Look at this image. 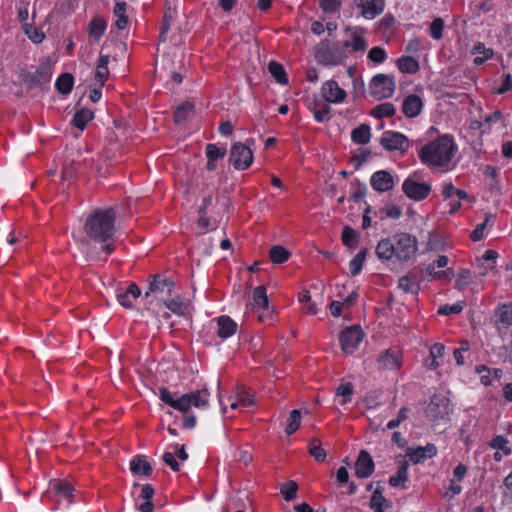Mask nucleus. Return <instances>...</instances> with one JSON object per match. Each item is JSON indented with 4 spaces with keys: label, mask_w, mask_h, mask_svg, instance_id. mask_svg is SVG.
<instances>
[{
    "label": "nucleus",
    "mask_w": 512,
    "mask_h": 512,
    "mask_svg": "<svg viewBox=\"0 0 512 512\" xmlns=\"http://www.w3.org/2000/svg\"><path fill=\"white\" fill-rule=\"evenodd\" d=\"M496 325L500 333L502 329L512 325V302L502 304L496 311Z\"/></svg>",
    "instance_id": "nucleus-23"
},
{
    "label": "nucleus",
    "mask_w": 512,
    "mask_h": 512,
    "mask_svg": "<svg viewBox=\"0 0 512 512\" xmlns=\"http://www.w3.org/2000/svg\"><path fill=\"white\" fill-rule=\"evenodd\" d=\"M301 423V412L299 410H292L290 412L288 424L285 428V432L287 435H292L295 433L300 427Z\"/></svg>",
    "instance_id": "nucleus-46"
},
{
    "label": "nucleus",
    "mask_w": 512,
    "mask_h": 512,
    "mask_svg": "<svg viewBox=\"0 0 512 512\" xmlns=\"http://www.w3.org/2000/svg\"><path fill=\"white\" fill-rule=\"evenodd\" d=\"M299 302L304 304V311L307 314L315 315L317 313L316 305L311 301L310 294L307 290L299 293Z\"/></svg>",
    "instance_id": "nucleus-51"
},
{
    "label": "nucleus",
    "mask_w": 512,
    "mask_h": 512,
    "mask_svg": "<svg viewBox=\"0 0 512 512\" xmlns=\"http://www.w3.org/2000/svg\"><path fill=\"white\" fill-rule=\"evenodd\" d=\"M115 211L113 208L96 209L87 217L84 225L86 234L97 242H106L115 232Z\"/></svg>",
    "instance_id": "nucleus-2"
},
{
    "label": "nucleus",
    "mask_w": 512,
    "mask_h": 512,
    "mask_svg": "<svg viewBox=\"0 0 512 512\" xmlns=\"http://www.w3.org/2000/svg\"><path fill=\"white\" fill-rule=\"evenodd\" d=\"M395 90L394 78L386 74L375 75L369 84V91L372 97L382 100L392 96Z\"/></svg>",
    "instance_id": "nucleus-7"
},
{
    "label": "nucleus",
    "mask_w": 512,
    "mask_h": 512,
    "mask_svg": "<svg viewBox=\"0 0 512 512\" xmlns=\"http://www.w3.org/2000/svg\"><path fill=\"white\" fill-rule=\"evenodd\" d=\"M340 0H320V7L326 13H334L340 8Z\"/></svg>",
    "instance_id": "nucleus-59"
},
{
    "label": "nucleus",
    "mask_w": 512,
    "mask_h": 512,
    "mask_svg": "<svg viewBox=\"0 0 512 512\" xmlns=\"http://www.w3.org/2000/svg\"><path fill=\"white\" fill-rule=\"evenodd\" d=\"M93 119V112L88 109H81L76 112L73 117L72 123L75 127L83 130L88 122Z\"/></svg>",
    "instance_id": "nucleus-40"
},
{
    "label": "nucleus",
    "mask_w": 512,
    "mask_h": 512,
    "mask_svg": "<svg viewBox=\"0 0 512 512\" xmlns=\"http://www.w3.org/2000/svg\"><path fill=\"white\" fill-rule=\"evenodd\" d=\"M229 161L235 169L245 170L252 164L253 153L243 143H236L231 147Z\"/></svg>",
    "instance_id": "nucleus-9"
},
{
    "label": "nucleus",
    "mask_w": 512,
    "mask_h": 512,
    "mask_svg": "<svg viewBox=\"0 0 512 512\" xmlns=\"http://www.w3.org/2000/svg\"><path fill=\"white\" fill-rule=\"evenodd\" d=\"M370 156V152L367 150H362L359 154L354 155L351 158L352 164L358 169Z\"/></svg>",
    "instance_id": "nucleus-62"
},
{
    "label": "nucleus",
    "mask_w": 512,
    "mask_h": 512,
    "mask_svg": "<svg viewBox=\"0 0 512 512\" xmlns=\"http://www.w3.org/2000/svg\"><path fill=\"white\" fill-rule=\"evenodd\" d=\"M110 56L109 55H100L96 72H95V81L98 83L99 87H102L105 83V81L108 79L109 76V69H108V63H109Z\"/></svg>",
    "instance_id": "nucleus-27"
},
{
    "label": "nucleus",
    "mask_w": 512,
    "mask_h": 512,
    "mask_svg": "<svg viewBox=\"0 0 512 512\" xmlns=\"http://www.w3.org/2000/svg\"><path fill=\"white\" fill-rule=\"evenodd\" d=\"M351 138L353 142L365 145L370 141L371 138V129L368 124H361L357 128L353 129L351 132Z\"/></svg>",
    "instance_id": "nucleus-31"
},
{
    "label": "nucleus",
    "mask_w": 512,
    "mask_h": 512,
    "mask_svg": "<svg viewBox=\"0 0 512 512\" xmlns=\"http://www.w3.org/2000/svg\"><path fill=\"white\" fill-rule=\"evenodd\" d=\"M437 452L435 445L427 444L424 447L409 448L406 453V457L409 458L413 463H419L424 461L426 458H431Z\"/></svg>",
    "instance_id": "nucleus-21"
},
{
    "label": "nucleus",
    "mask_w": 512,
    "mask_h": 512,
    "mask_svg": "<svg viewBox=\"0 0 512 512\" xmlns=\"http://www.w3.org/2000/svg\"><path fill=\"white\" fill-rule=\"evenodd\" d=\"M336 394L338 396L343 397V404L347 403L348 401H350L351 396L353 394V385L350 382L339 385V387L336 390Z\"/></svg>",
    "instance_id": "nucleus-58"
},
{
    "label": "nucleus",
    "mask_w": 512,
    "mask_h": 512,
    "mask_svg": "<svg viewBox=\"0 0 512 512\" xmlns=\"http://www.w3.org/2000/svg\"><path fill=\"white\" fill-rule=\"evenodd\" d=\"M73 87V76L69 73H64L59 76L56 81L57 90L64 95H67L71 92Z\"/></svg>",
    "instance_id": "nucleus-42"
},
{
    "label": "nucleus",
    "mask_w": 512,
    "mask_h": 512,
    "mask_svg": "<svg viewBox=\"0 0 512 512\" xmlns=\"http://www.w3.org/2000/svg\"><path fill=\"white\" fill-rule=\"evenodd\" d=\"M163 302L171 312L177 315L184 316L188 312V305H186L180 297L170 300L167 298L166 301Z\"/></svg>",
    "instance_id": "nucleus-39"
},
{
    "label": "nucleus",
    "mask_w": 512,
    "mask_h": 512,
    "mask_svg": "<svg viewBox=\"0 0 512 512\" xmlns=\"http://www.w3.org/2000/svg\"><path fill=\"white\" fill-rule=\"evenodd\" d=\"M355 476L358 478H367L374 471V461L366 450H361L354 464Z\"/></svg>",
    "instance_id": "nucleus-14"
},
{
    "label": "nucleus",
    "mask_w": 512,
    "mask_h": 512,
    "mask_svg": "<svg viewBox=\"0 0 512 512\" xmlns=\"http://www.w3.org/2000/svg\"><path fill=\"white\" fill-rule=\"evenodd\" d=\"M368 59L376 64H381L387 59V53L382 47L376 46L368 52Z\"/></svg>",
    "instance_id": "nucleus-54"
},
{
    "label": "nucleus",
    "mask_w": 512,
    "mask_h": 512,
    "mask_svg": "<svg viewBox=\"0 0 512 512\" xmlns=\"http://www.w3.org/2000/svg\"><path fill=\"white\" fill-rule=\"evenodd\" d=\"M51 75L52 72L50 64L48 62H43L33 74L32 79L36 84L42 85L50 81Z\"/></svg>",
    "instance_id": "nucleus-35"
},
{
    "label": "nucleus",
    "mask_w": 512,
    "mask_h": 512,
    "mask_svg": "<svg viewBox=\"0 0 512 512\" xmlns=\"http://www.w3.org/2000/svg\"><path fill=\"white\" fill-rule=\"evenodd\" d=\"M454 149L455 146L450 137H439L421 148L419 158L428 166L446 167L451 162Z\"/></svg>",
    "instance_id": "nucleus-3"
},
{
    "label": "nucleus",
    "mask_w": 512,
    "mask_h": 512,
    "mask_svg": "<svg viewBox=\"0 0 512 512\" xmlns=\"http://www.w3.org/2000/svg\"><path fill=\"white\" fill-rule=\"evenodd\" d=\"M380 144L388 151L405 152L409 148L408 138L404 134L394 131H385L380 139Z\"/></svg>",
    "instance_id": "nucleus-11"
},
{
    "label": "nucleus",
    "mask_w": 512,
    "mask_h": 512,
    "mask_svg": "<svg viewBox=\"0 0 512 512\" xmlns=\"http://www.w3.org/2000/svg\"><path fill=\"white\" fill-rule=\"evenodd\" d=\"M254 403V394L246 390L238 391L236 394V401L231 404L232 409L237 407H249Z\"/></svg>",
    "instance_id": "nucleus-41"
},
{
    "label": "nucleus",
    "mask_w": 512,
    "mask_h": 512,
    "mask_svg": "<svg viewBox=\"0 0 512 512\" xmlns=\"http://www.w3.org/2000/svg\"><path fill=\"white\" fill-rule=\"evenodd\" d=\"M363 339V332L359 326H351L342 331L339 335L342 351L351 354Z\"/></svg>",
    "instance_id": "nucleus-10"
},
{
    "label": "nucleus",
    "mask_w": 512,
    "mask_h": 512,
    "mask_svg": "<svg viewBox=\"0 0 512 512\" xmlns=\"http://www.w3.org/2000/svg\"><path fill=\"white\" fill-rule=\"evenodd\" d=\"M395 107L392 103L386 102L376 106L372 110V115L377 118L391 117L395 114Z\"/></svg>",
    "instance_id": "nucleus-50"
},
{
    "label": "nucleus",
    "mask_w": 512,
    "mask_h": 512,
    "mask_svg": "<svg viewBox=\"0 0 512 512\" xmlns=\"http://www.w3.org/2000/svg\"><path fill=\"white\" fill-rule=\"evenodd\" d=\"M355 3L362 9L361 14L366 19H374L385 7L384 0H355Z\"/></svg>",
    "instance_id": "nucleus-18"
},
{
    "label": "nucleus",
    "mask_w": 512,
    "mask_h": 512,
    "mask_svg": "<svg viewBox=\"0 0 512 512\" xmlns=\"http://www.w3.org/2000/svg\"><path fill=\"white\" fill-rule=\"evenodd\" d=\"M472 282V275L470 270L461 269L458 273L457 280L455 282V287L459 290H463Z\"/></svg>",
    "instance_id": "nucleus-53"
},
{
    "label": "nucleus",
    "mask_w": 512,
    "mask_h": 512,
    "mask_svg": "<svg viewBox=\"0 0 512 512\" xmlns=\"http://www.w3.org/2000/svg\"><path fill=\"white\" fill-rule=\"evenodd\" d=\"M421 277L416 271H411L402 276L398 281V287L405 293L417 294L420 291Z\"/></svg>",
    "instance_id": "nucleus-20"
},
{
    "label": "nucleus",
    "mask_w": 512,
    "mask_h": 512,
    "mask_svg": "<svg viewBox=\"0 0 512 512\" xmlns=\"http://www.w3.org/2000/svg\"><path fill=\"white\" fill-rule=\"evenodd\" d=\"M422 107L423 102L421 98L415 94L407 96L402 104L403 113L409 118H413L419 115Z\"/></svg>",
    "instance_id": "nucleus-24"
},
{
    "label": "nucleus",
    "mask_w": 512,
    "mask_h": 512,
    "mask_svg": "<svg viewBox=\"0 0 512 512\" xmlns=\"http://www.w3.org/2000/svg\"><path fill=\"white\" fill-rule=\"evenodd\" d=\"M194 104L192 102H184L177 107L174 113V120L177 124H181L193 113Z\"/></svg>",
    "instance_id": "nucleus-37"
},
{
    "label": "nucleus",
    "mask_w": 512,
    "mask_h": 512,
    "mask_svg": "<svg viewBox=\"0 0 512 512\" xmlns=\"http://www.w3.org/2000/svg\"><path fill=\"white\" fill-rule=\"evenodd\" d=\"M127 4L123 1H117L113 14L116 17L115 27L118 30H123L129 23V18L126 14Z\"/></svg>",
    "instance_id": "nucleus-30"
},
{
    "label": "nucleus",
    "mask_w": 512,
    "mask_h": 512,
    "mask_svg": "<svg viewBox=\"0 0 512 512\" xmlns=\"http://www.w3.org/2000/svg\"><path fill=\"white\" fill-rule=\"evenodd\" d=\"M463 309V306L461 304H454V305H445L443 307H440L438 310L439 314L442 315H450V314H457L460 313Z\"/></svg>",
    "instance_id": "nucleus-63"
},
{
    "label": "nucleus",
    "mask_w": 512,
    "mask_h": 512,
    "mask_svg": "<svg viewBox=\"0 0 512 512\" xmlns=\"http://www.w3.org/2000/svg\"><path fill=\"white\" fill-rule=\"evenodd\" d=\"M163 461L171 467V469H173L174 471H178L179 470V464L178 462L176 461L175 459V456L173 453H170V452H166L164 453L163 455Z\"/></svg>",
    "instance_id": "nucleus-64"
},
{
    "label": "nucleus",
    "mask_w": 512,
    "mask_h": 512,
    "mask_svg": "<svg viewBox=\"0 0 512 512\" xmlns=\"http://www.w3.org/2000/svg\"><path fill=\"white\" fill-rule=\"evenodd\" d=\"M23 28L25 34L32 42L38 44L45 39V34L41 29L27 23L24 24Z\"/></svg>",
    "instance_id": "nucleus-49"
},
{
    "label": "nucleus",
    "mask_w": 512,
    "mask_h": 512,
    "mask_svg": "<svg viewBox=\"0 0 512 512\" xmlns=\"http://www.w3.org/2000/svg\"><path fill=\"white\" fill-rule=\"evenodd\" d=\"M426 414L431 420L443 418L448 414V400L445 397L433 396L427 406Z\"/></svg>",
    "instance_id": "nucleus-17"
},
{
    "label": "nucleus",
    "mask_w": 512,
    "mask_h": 512,
    "mask_svg": "<svg viewBox=\"0 0 512 512\" xmlns=\"http://www.w3.org/2000/svg\"><path fill=\"white\" fill-rule=\"evenodd\" d=\"M321 93L326 102L342 103L347 97L345 90L339 87L334 80H329L322 85Z\"/></svg>",
    "instance_id": "nucleus-13"
},
{
    "label": "nucleus",
    "mask_w": 512,
    "mask_h": 512,
    "mask_svg": "<svg viewBox=\"0 0 512 512\" xmlns=\"http://www.w3.org/2000/svg\"><path fill=\"white\" fill-rule=\"evenodd\" d=\"M309 453L318 462H323L326 458V452L321 447V442L317 438H313L309 443Z\"/></svg>",
    "instance_id": "nucleus-45"
},
{
    "label": "nucleus",
    "mask_w": 512,
    "mask_h": 512,
    "mask_svg": "<svg viewBox=\"0 0 512 512\" xmlns=\"http://www.w3.org/2000/svg\"><path fill=\"white\" fill-rule=\"evenodd\" d=\"M253 302L251 303L254 309H267L268 308V297L264 286H258L254 289L252 295Z\"/></svg>",
    "instance_id": "nucleus-32"
},
{
    "label": "nucleus",
    "mask_w": 512,
    "mask_h": 512,
    "mask_svg": "<svg viewBox=\"0 0 512 512\" xmlns=\"http://www.w3.org/2000/svg\"><path fill=\"white\" fill-rule=\"evenodd\" d=\"M130 470L135 476L150 477L152 467L145 456L137 455L130 462Z\"/></svg>",
    "instance_id": "nucleus-22"
},
{
    "label": "nucleus",
    "mask_w": 512,
    "mask_h": 512,
    "mask_svg": "<svg viewBox=\"0 0 512 512\" xmlns=\"http://www.w3.org/2000/svg\"><path fill=\"white\" fill-rule=\"evenodd\" d=\"M217 335L220 338H228L235 334L237 324L229 316L223 315L217 319Z\"/></svg>",
    "instance_id": "nucleus-25"
},
{
    "label": "nucleus",
    "mask_w": 512,
    "mask_h": 512,
    "mask_svg": "<svg viewBox=\"0 0 512 512\" xmlns=\"http://www.w3.org/2000/svg\"><path fill=\"white\" fill-rule=\"evenodd\" d=\"M490 447L493 449H498L504 452L506 455L511 454V449L508 447V440L503 436H496L490 442Z\"/></svg>",
    "instance_id": "nucleus-57"
},
{
    "label": "nucleus",
    "mask_w": 512,
    "mask_h": 512,
    "mask_svg": "<svg viewBox=\"0 0 512 512\" xmlns=\"http://www.w3.org/2000/svg\"><path fill=\"white\" fill-rule=\"evenodd\" d=\"M159 395L160 399L164 403L180 412L185 413L189 411L191 407H207L209 404L210 393L206 388H204L195 392L183 394L179 398L175 399L166 387H162L159 390Z\"/></svg>",
    "instance_id": "nucleus-4"
},
{
    "label": "nucleus",
    "mask_w": 512,
    "mask_h": 512,
    "mask_svg": "<svg viewBox=\"0 0 512 512\" xmlns=\"http://www.w3.org/2000/svg\"><path fill=\"white\" fill-rule=\"evenodd\" d=\"M495 220V215L494 214H491V213H488L485 215V219H484V222L477 225L476 228L472 231L471 233V239L473 241H480L482 238H483V234H484V230L485 228L487 227V225L490 223V222H494Z\"/></svg>",
    "instance_id": "nucleus-48"
},
{
    "label": "nucleus",
    "mask_w": 512,
    "mask_h": 512,
    "mask_svg": "<svg viewBox=\"0 0 512 512\" xmlns=\"http://www.w3.org/2000/svg\"><path fill=\"white\" fill-rule=\"evenodd\" d=\"M316 60L325 66H336L347 58V51L340 44H330L328 41H321L315 47Z\"/></svg>",
    "instance_id": "nucleus-5"
},
{
    "label": "nucleus",
    "mask_w": 512,
    "mask_h": 512,
    "mask_svg": "<svg viewBox=\"0 0 512 512\" xmlns=\"http://www.w3.org/2000/svg\"><path fill=\"white\" fill-rule=\"evenodd\" d=\"M206 156L209 160H218L225 156L226 148L217 147L215 144H208L206 146Z\"/></svg>",
    "instance_id": "nucleus-55"
},
{
    "label": "nucleus",
    "mask_w": 512,
    "mask_h": 512,
    "mask_svg": "<svg viewBox=\"0 0 512 512\" xmlns=\"http://www.w3.org/2000/svg\"><path fill=\"white\" fill-rule=\"evenodd\" d=\"M417 250L416 238L403 232L379 241L376 254L381 260H390L395 256L399 261H409Z\"/></svg>",
    "instance_id": "nucleus-1"
},
{
    "label": "nucleus",
    "mask_w": 512,
    "mask_h": 512,
    "mask_svg": "<svg viewBox=\"0 0 512 512\" xmlns=\"http://www.w3.org/2000/svg\"><path fill=\"white\" fill-rule=\"evenodd\" d=\"M401 353L397 348L385 350L378 358V363L382 369H398L401 366Z\"/></svg>",
    "instance_id": "nucleus-19"
},
{
    "label": "nucleus",
    "mask_w": 512,
    "mask_h": 512,
    "mask_svg": "<svg viewBox=\"0 0 512 512\" xmlns=\"http://www.w3.org/2000/svg\"><path fill=\"white\" fill-rule=\"evenodd\" d=\"M175 283L172 279L163 275L156 274L151 276L149 289L145 292V297L153 296L157 300L166 301L172 295Z\"/></svg>",
    "instance_id": "nucleus-6"
},
{
    "label": "nucleus",
    "mask_w": 512,
    "mask_h": 512,
    "mask_svg": "<svg viewBox=\"0 0 512 512\" xmlns=\"http://www.w3.org/2000/svg\"><path fill=\"white\" fill-rule=\"evenodd\" d=\"M445 347L441 343H435L430 348V357L431 363L428 365L429 369L435 370L439 367V363L437 362L438 358H441L444 355Z\"/></svg>",
    "instance_id": "nucleus-47"
},
{
    "label": "nucleus",
    "mask_w": 512,
    "mask_h": 512,
    "mask_svg": "<svg viewBox=\"0 0 512 512\" xmlns=\"http://www.w3.org/2000/svg\"><path fill=\"white\" fill-rule=\"evenodd\" d=\"M298 486L296 482H285L280 489L286 501H291L296 498Z\"/></svg>",
    "instance_id": "nucleus-52"
},
{
    "label": "nucleus",
    "mask_w": 512,
    "mask_h": 512,
    "mask_svg": "<svg viewBox=\"0 0 512 512\" xmlns=\"http://www.w3.org/2000/svg\"><path fill=\"white\" fill-rule=\"evenodd\" d=\"M444 21L442 18H435L430 25L431 37L440 40L443 37Z\"/></svg>",
    "instance_id": "nucleus-56"
},
{
    "label": "nucleus",
    "mask_w": 512,
    "mask_h": 512,
    "mask_svg": "<svg viewBox=\"0 0 512 512\" xmlns=\"http://www.w3.org/2000/svg\"><path fill=\"white\" fill-rule=\"evenodd\" d=\"M370 507L374 512H385L386 509L390 508V502L376 489L371 496Z\"/></svg>",
    "instance_id": "nucleus-36"
},
{
    "label": "nucleus",
    "mask_w": 512,
    "mask_h": 512,
    "mask_svg": "<svg viewBox=\"0 0 512 512\" xmlns=\"http://www.w3.org/2000/svg\"><path fill=\"white\" fill-rule=\"evenodd\" d=\"M402 189L407 197L415 201L425 199L431 192V186L426 183H419L412 178L404 181Z\"/></svg>",
    "instance_id": "nucleus-12"
},
{
    "label": "nucleus",
    "mask_w": 512,
    "mask_h": 512,
    "mask_svg": "<svg viewBox=\"0 0 512 512\" xmlns=\"http://www.w3.org/2000/svg\"><path fill=\"white\" fill-rule=\"evenodd\" d=\"M106 30V21L102 17H96L91 20L88 26V33L90 39L97 43L104 35Z\"/></svg>",
    "instance_id": "nucleus-28"
},
{
    "label": "nucleus",
    "mask_w": 512,
    "mask_h": 512,
    "mask_svg": "<svg viewBox=\"0 0 512 512\" xmlns=\"http://www.w3.org/2000/svg\"><path fill=\"white\" fill-rule=\"evenodd\" d=\"M341 239L348 248H355L360 241V234L352 227L346 225L343 228Z\"/></svg>",
    "instance_id": "nucleus-34"
},
{
    "label": "nucleus",
    "mask_w": 512,
    "mask_h": 512,
    "mask_svg": "<svg viewBox=\"0 0 512 512\" xmlns=\"http://www.w3.org/2000/svg\"><path fill=\"white\" fill-rule=\"evenodd\" d=\"M346 33H350V38L341 44L345 50L351 48L354 52H363L368 44L363 36V30L359 28H346Z\"/></svg>",
    "instance_id": "nucleus-15"
},
{
    "label": "nucleus",
    "mask_w": 512,
    "mask_h": 512,
    "mask_svg": "<svg viewBox=\"0 0 512 512\" xmlns=\"http://www.w3.org/2000/svg\"><path fill=\"white\" fill-rule=\"evenodd\" d=\"M132 494L135 497V505L140 512H153L151 499L154 495V488L150 484L135 482Z\"/></svg>",
    "instance_id": "nucleus-8"
},
{
    "label": "nucleus",
    "mask_w": 512,
    "mask_h": 512,
    "mask_svg": "<svg viewBox=\"0 0 512 512\" xmlns=\"http://www.w3.org/2000/svg\"><path fill=\"white\" fill-rule=\"evenodd\" d=\"M367 250L363 249L356 254V256L350 261L349 268L352 276H356L360 273L363 263L366 260Z\"/></svg>",
    "instance_id": "nucleus-44"
},
{
    "label": "nucleus",
    "mask_w": 512,
    "mask_h": 512,
    "mask_svg": "<svg viewBox=\"0 0 512 512\" xmlns=\"http://www.w3.org/2000/svg\"><path fill=\"white\" fill-rule=\"evenodd\" d=\"M398 69L402 73L415 74L419 70V63L411 56H403L396 62Z\"/></svg>",
    "instance_id": "nucleus-33"
},
{
    "label": "nucleus",
    "mask_w": 512,
    "mask_h": 512,
    "mask_svg": "<svg viewBox=\"0 0 512 512\" xmlns=\"http://www.w3.org/2000/svg\"><path fill=\"white\" fill-rule=\"evenodd\" d=\"M370 183L377 192H387L394 187L393 176L386 170H379L373 173Z\"/></svg>",
    "instance_id": "nucleus-16"
},
{
    "label": "nucleus",
    "mask_w": 512,
    "mask_h": 512,
    "mask_svg": "<svg viewBox=\"0 0 512 512\" xmlns=\"http://www.w3.org/2000/svg\"><path fill=\"white\" fill-rule=\"evenodd\" d=\"M462 488L458 482H450L449 487L443 493V496L447 499L453 498L455 495L461 492Z\"/></svg>",
    "instance_id": "nucleus-61"
},
{
    "label": "nucleus",
    "mask_w": 512,
    "mask_h": 512,
    "mask_svg": "<svg viewBox=\"0 0 512 512\" xmlns=\"http://www.w3.org/2000/svg\"><path fill=\"white\" fill-rule=\"evenodd\" d=\"M314 118L317 122H327L330 119L331 108L322 100H314L311 108Z\"/></svg>",
    "instance_id": "nucleus-29"
},
{
    "label": "nucleus",
    "mask_w": 512,
    "mask_h": 512,
    "mask_svg": "<svg viewBox=\"0 0 512 512\" xmlns=\"http://www.w3.org/2000/svg\"><path fill=\"white\" fill-rule=\"evenodd\" d=\"M498 253L495 250H487L481 258L476 259L477 267H482L483 262L496 264Z\"/></svg>",
    "instance_id": "nucleus-60"
},
{
    "label": "nucleus",
    "mask_w": 512,
    "mask_h": 512,
    "mask_svg": "<svg viewBox=\"0 0 512 512\" xmlns=\"http://www.w3.org/2000/svg\"><path fill=\"white\" fill-rule=\"evenodd\" d=\"M73 486L71 482H52L51 487L45 492L46 497H50L53 492L56 496L61 498L70 499L73 493Z\"/></svg>",
    "instance_id": "nucleus-26"
},
{
    "label": "nucleus",
    "mask_w": 512,
    "mask_h": 512,
    "mask_svg": "<svg viewBox=\"0 0 512 512\" xmlns=\"http://www.w3.org/2000/svg\"><path fill=\"white\" fill-rule=\"evenodd\" d=\"M289 257V251L280 245L272 246L269 251V258L275 264H282L286 262Z\"/></svg>",
    "instance_id": "nucleus-38"
},
{
    "label": "nucleus",
    "mask_w": 512,
    "mask_h": 512,
    "mask_svg": "<svg viewBox=\"0 0 512 512\" xmlns=\"http://www.w3.org/2000/svg\"><path fill=\"white\" fill-rule=\"evenodd\" d=\"M268 70L278 83L286 84L288 82L286 73L281 64L271 61L268 65Z\"/></svg>",
    "instance_id": "nucleus-43"
}]
</instances>
